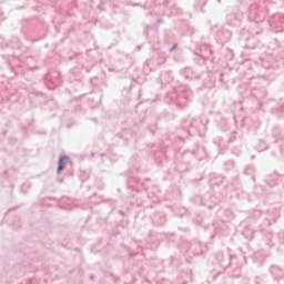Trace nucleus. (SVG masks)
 <instances>
[{
  "label": "nucleus",
  "instance_id": "nucleus-5",
  "mask_svg": "<svg viewBox=\"0 0 284 284\" xmlns=\"http://www.w3.org/2000/svg\"><path fill=\"white\" fill-rule=\"evenodd\" d=\"M174 50H176V44H174V45L169 50V52H174Z\"/></svg>",
  "mask_w": 284,
  "mask_h": 284
},
{
  "label": "nucleus",
  "instance_id": "nucleus-7",
  "mask_svg": "<svg viewBox=\"0 0 284 284\" xmlns=\"http://www.w3.org/2000/svg\"><path fill=\"white\" fill-rule=\"evenodd\" d=\"M222 267H227V265H225L223 262H221Z\"/></svg>",
  "mask_w": 284,
  "mask_h": 284
},
{
  "label": "nucleus",
  "instance_id": "nucleus-4",
  "mask_svg": "<svg viewBox=\"0 0 284 284\" xmlns=\"http://www.w3.org/2000/svg\"><path fill=\"white\" fill-rule=\"evenodd\" d=\"M232 38V33H230V31H226V38L222 41H230V39Z\"/></svg>",
  "mask_w": 284,
  "mask_h": 284
},
{
  "label": "nucleus",
  "instance_id": "nucleus-3",
  "mask_svg": "<svg viewBox=\"0 0 284 284\" xmlns=\"http://www.w3.org/2000/svg\"><path fill=\"white\" fill-rule=\"evenodd\" d=\"M70 163V158L68 156H60L58 161V170L57 174H61L62 170H65V164Z\"/></svg>",
  "mask_w": 284,
  "mask_h": 284
},
{
  "label": "nucleus",
  "instance_id": "nucleus-6",
  "mask_svg": "<svg viewBox=\"0 0 284 284\" xmlns=\"http://www.w3.org/2000/svg\"><path fill=\"white\" fill-rule=\"evenodd\" d=\"M268 185L272 187V185H276V182L268 183Z\"/></svg>",
  "mask_w": 284,
  "mask_h": 284
},
{
  "label": "nucleus",
  "instance_id": "nucleus-1",
  "mask_svg": "<svg viewBox=\"0 0 284 284\" xmlns=\"http://www.w3.org/2000/svg\"><path fill=\"white\" fill-rule=\"evenodd\" d=\"M47 81V87L49 90H54L58 85H61V72L58 70H51L44 77Z\"/></svg>",
  "mask_w": 284,
  "mask_h": 284
},
{
  "label": "nucleus",
  "instance_id": "nucleus-2",
  "mask_svg": "<svg viewBox=\"0 0 284 284\" xmlns=\"http://www.w3.org/2000/svg\"><path fill=\"white\" fill-rule=\"evenodd\" d=\"M270 274L273 276L274 281H283L284 278V268L278 265L270 266Z\"/></svg>",
  "mask_w": 284,
  "mask_h": 284
},
{
  "label": "nucleus",
  "instance_id": "nucleus-8",
  "mask_svg": "<svg viewBox=\"0 0 284 284\" xmlns=\"http://www.w3.org/2000/svg\"><path fill=\"white\" fill-rule=\"evenodd\" d=\"M133 6H139L138 3H134Z\"/></svg>",
  "mask_w": 284,
  "mask_h": 284
}]
</instances>
